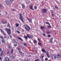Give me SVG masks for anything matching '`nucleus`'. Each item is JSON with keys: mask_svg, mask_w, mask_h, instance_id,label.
<instances>
[{"mask_svg": "<svg viewBox=\"0 0 61 61\" xmlns=\"http://www.w3.org/2000/svg\"><path fill=\"white\" fill-rule=\"evenodd\" d=\"M24 27L25 29H26L27 31H29V30H30V28L29 26L28 25H24Z\"/></svg>", "mask_w": 61, "mask_h": 61, "instance_id": "f257e3e1", "label": "nucleus"}, {"mask_svg": "<svg viewBox=\"0 0 61 61\" xmlns=\"http://www.w3.org/2000/svg\"><path fill=\"white\" fill-rule=\"evenodd\" d=\"M27 37L29 39H31L33 37V36H30L29 34H27V36H24V38L25 39L27 40L28 39Z\"/></svg>", "mask_w": 61, "mask_h": 61, "instance_id": "f03ea898", "label": "nucleus"}, {"mask_svg": "<svg viewBox=\"0 0 61 61\" xmlns=\"http://www.w3.org/2000/svg\"><path fill=\"white\" fill-rule=\"evenodd\" d=\"M44 57V56H42L41 55V56L40 57V59H39L38 58L35 61H43V60H44L43 59V57Z\"/></svg>", "mask_w": 61, "mask_h": 61, "instance_id": "7ed1b4c3", "label": "nucleus"}, {"mask_svg": "<svg viewBox=\"0 0 61 61\" xmlns=\"http://www.w3.org/2000/svg\"><path fill=\"white\" fill-rule=\"evenodd\" d=\"M5 30L7 31V33L9 35H10L11 33V30L10 29L6 28Z\"/></svg>", "mask_w": 61, "mask_h": 61, "instance_id": "20e7f679", "label": "nucleus"}, {"mask_svg": "<svg viewBox=\"0 0 61 61\" xmlns=\"http://www.w3.org/2000/svg\"><path fill=\"white\" fill-rule=\"evenodd\" d=\"M19 14L20 16V18H19V19L23 23H24V21L23 20V17L22 16V14Z\"/></svg>", "mask_w": 61, "mask_h": 61, "instance_id": "39448f33", "label": "nucleus"}, {"mask_svg": "<svg viewBox=\"0 0 61 61\" xmlns=\"http://www.w3.org/2000/svg\"><path fill=\"white\" fill-rule=\"evenodd\" d=\"M42 12L44 13H46L47 11V9L45 8L42 9L41 10Z\"/></svg>", "mask_w": 61, "mask_h": 61, "instance_id": "423d86ee", "label": "nucleus"}, {"mask_svg": "<svg viewBox=\"0 0 61 61\" xmlns=\"http://www.w3.org/2000/svg\"><path fill=\"white\" fill-rule=\"evenodd\" d=\"M46 54L47 57L48 58H49L50 57V54H49V52H48V51H46Z\"/></svg>", "mask_w": 61, "mask_h": 61, "instance_id": "0eeeda50", "label": "nucleus"}, {"mask_svg": "<svg viewBox=\"0 0 61 61\" xmlns=\"http://www.w3.org/2000/svg\"><path fill=\"white\" fill-rule=\"evenodd\" d=\"M52 57L53 59H56L57 58V55H53L52 56Z\"/></svg>", "mask_w": 61, "mask_h": 61, "instance_id": "6e6552de", "label": "nucleus"}, {"mask_svg": "<svg viewBox=\"0 0 61 61\" xmlns=\"http://www.w3.org/2000/svg\"><path fill=\"white\" fill-rule=\"evenodd\" d=\"M15 56L14 55H13L12 56H10V58L12 60L15 59Z\"/></svg>", "mask_w": 61, "mask_h": 61, "instance_id": "1a4fd4ad", "label": "nucleus"}, {"mask_svg": "<svg viewBox=\"0 0 61 61\" xmlns=\"http://www.w3.org/2000/svg\"><path fill=\"white\" fill-rule=\"evenodd\" d=\"M6 4L7 5H9L11 4V2L9 1H6Z\"/></svg>", "mask_w": 61, "mask_h": 61, "instance_id": "9d476101", "label": "nucleus"}, {"mask_svg": "<svg viewBox=\"0 0 61 61\" xmlns=\"http://www.w3.org/2000/svg\"><path fill=\"white\" fill-rule=\"evenodd\" d=\"M0 30L1 32H2L3 34L4 35V36H6V34L5 33H4V31L0 29Z\"/></svg>", "mask_w": 61, "mask_h": 61, "instance_id": "9b49d317", "label": "nucleus"}, {"mask_svg": "<svg viewBox=\"0 0 61 61\" xmlns=\"http://www.w3.org/2000/svg\"><path fill=\"white\" fill-rule=\"evenodd\" d=\"M17 39H19V40L21 41H23V40L21 38H20V37L19 36H17Z\"/></svg>", "mask_w": 61, "mask_h": 61, "instance_id": "f8f14e48", "label": "nucleus"}, {"mask_svg": "<svg viewBox=\"0 0 61 61\" xmlns=\"http://www.w3.org/2000/svg\"><path fill=\"white\" fill-rule=\"evenodd\" d=\"M5 59L6 61H10V59L7 57L5 58Z\"/></svg>", "mask_w": 61, "mask_h": 61, "instance_id": "ddd939ff", "label": "nucleus"}, {"mask_svg": "<svg viewBox=\"0 0 61 61\" xmlns=\"http://www.w3.org/2000/svg\"><path fill=\"white\" fill-rule=\"evenodd\" d=\"M27 19L28 20L29 22H30L31 23H32V21L31 20L30 18H27Z\"/></svg>", "mask_w": 61, "mask_h": 61, "instance_id": "4468645a", "label": "nucleus"}, {"mask_svg": "<svg viewBox=\"0 0 61 61\" xmlns=\"http://www.w3.org/2000/svg\"><path fill=\"white\" fill-rule=\"evenodd\" d=\"M3 53L4 51H2L0 54V56L1 57H2L4 55Z\"/></svg>", "mask_w": 61, "mask_h": 61, "instance_id": "2eb2a0df", "label": "nucleus"}, {"mask_svg": "<svg viewBox=\"0 0 61 61\" xmlns=\"http://www.w3.org/2000/svg\"><path fill=\"white\" fill-rule=\"evenodd\" d=\"M1 42L3 44H5V41L4 39H3L1 40Z\"/></svg>", "mask_w": 61, "mask_h": 61, "instance_id": "dca6fc26", "label": "nucleus"}, {"mask_svg": "<svg viewBox=\"0 0 61 61\" xmlns=\"http://www.w3.org/2000/svg\"><path fill=\"white\" fill-rule=\"evenodd\" d=\"M42 51L44 53H46V52L44 48H42Z\"/></svg>", "mask_w": 61, "mask_h": 61, "instance_id": "f3484780", "label": "nucleus"}, {"mask_svg": "<svg viewBox=\"0 0 61 61\" xmlns=\"http://www.w3.org/2000/svg\"><path fill=\"white\" fill-rule=\"evenodd\" d=\"M21 5L22 6V8H25V6L24 5V4H21Z\"/></svg>", "mask_w": 61, "mask_h": 61, "instance_id": "a211bd4d", "label": "nucleus"}, {"mask_svg": "<svg viewBox=\"0 0 61 61\" xmlns=\"http://www.w3.org/2000/svg\"><path fill=\"white\" fill-rule=\"evenodd\" d=\"M53 38H51V39H50V42L51 43H53Z\"/></svg>", "mask_w": 61, "mask_h": 61, "instance_id": "6ab92c4d", "label": "nucleus"}, {"mask_svg": "<svg viewBox=\"0 0 61 61\" xmlns=\"http://www.w3.org/2000/svg\"><path fill=\"white\" fill-rule=\"evenodd\" d=\"M30 8L33 10H34V9H33V6L32 5H31L30 6Z\"/></svg>", "mask_w": 61, "mask_h": 61, "instance_id": "aec40b11", "label": "nucleus"}, {"mask_svg": "<svg viewBox=\"0 0 61 61\" xmlns=\"http://www.w3.org/2000/svg\"><path fill=\"white\" fill-rule=\"evenodd\" d=\"M51 15L53 17H54V12L53 11H52L51 12Z\"/></svg>", "mask_w": 61, "mask_h": 61, "instance_id": "412c9836", "label": "nucleus"}, {"mask_svg": "<svg viewBox=\"0 0 61 61\" xmlns=\"http://www.w3.org/2000/svg\"><path fill=\"white\" fill-rule=\"evenodd\" d=\"M23 45L24 46H28V44L27 43H24L23 44Z\"/></svg>", "mask_w": 61, "mask_h": 61, "instance_id": "4be33fe9", "label": "nucleus"}, {"mask_svg": "<svg viewBox=\"0 0 61 61\" xmlns=\"http://www.w3.org/2000/svg\"><path fill=\"white\" fill-rule=\"evenodd\" d=\"M17 49L18 51L21 50V49L20 47H17Z\"/></svg>", "mask_w": 61, "mask_h": 61, "instance_id": "5701e85b", "label": "nucleus"}, {"mask_svg": "<svg viewBox=\"0 0 61 61\" xmlns=\"http://www.w3.org/2000/svg\"><path fill=\"white\" fill-rule=\"evenodd\" d=\"M7 26H8V27H11V26H10L9 23H8V24L7 25Z\"/></svg>", "mask_w": 61, "mask_h": 61, "instance_id": "b1692460", "label": "nucleus"}, {"mask_svg": "<svg viewBox=\"0 0 61 61\" xmlns=\"http://www.w3.org/2000/svg\"><path fill=\"white\" fill-rule=\"evenodd\" d=\"M20 55L22 56H24V53H23L22 52L21 54Z\"/></svg>", "mask_w": 61, "mask_h": 61, "instance_id": "393cba45", "label": "nucleus"}, {"mask_svg": "<svg viewBox=\"0 0 61 61\" xmlns=\"http://www.w3.org/2000/svg\"><path fill=\"white\" fill-rule=\"evenodd\" d=\"M57 56L58 57V58H61V56H60V55H57Z\"/></svg>", "mask_w": 61, "mask_h": 61, "instance_id": "a878e982", "label": "nucleus"}, {"mask_svg": "<svg viewBox=\"0 0 61 61\" xmlns=\"http://www.w3.org/2000/svg\"><path fill=\"white\" fill-rule=\"evenodd\" d=\"M16 32L18 34H20L21 33V32H20L18 30H16Z\"/></svg>", "mask_w": 61, "mask_h": 61, "instance_id": "bb28decb", "label": "nucleus"}, {"mask_svg": "<svg viewBox=\"0 0 61 61\" xmlns=\"http://www.w3.org/2000/svg\"><path fill=\"white\" fill-rule=\"evenodd\" d=\"M33 42L34 43H36L37 42V41L36 40H33Z\"/></svg>", "mask_w": 61, "mask_h": 61, "instance_id": "cd10ccee", "label": "nucleus"}, {"mask_svg": "<svg viewBox=\"0 0 61 61\" xmlns=\"http://www.w3.org/2000/svg\"><path fill=\"white\" fill-rule=\"evenodd\" d=\"M19 23H16V27H18V26H19Z\"/></svg>", "mask_w": 61, "mask_h": 61, "instance_id": "c85d7f7f", "label": "nucleus"}, {"mask_svg": "<svg viewBox=\"0 0 61 61\" xmlns=\"http://www.w3.org/2000/svg\"><path fill=\"white\" fill-rule=\"evenodd\" d=\"M2 21L3 22V23H2L3 24H6V22L5 21L2 20Z\"/></svg>", "mask_w": 61, "mask_h": 61, "instance_id": "c756f323", "label": "nucleus"}, {"mask_svg": "<svg viewBox=\"0 0 61 61\" xmlns=\"http://www.w3.org/2000/svg\"><path fill=\"white\" fill-rule=\"evenodd\" d=\"M10 53V51H8L7 52H6V54H9Z\"/></svg>", "mask_w": 61, "mask_h": 61, "instance_id": "7c9ffc66", "label": "nucleus"}, {"mask_svg": "<svg viewBox=\"0 0 61 61\" xmlns=\"http://www.w3.org/2000/svg\"><path fill=\"white\" fill-rule=\"evenodd\" d=\"M45 27L44 26H41L40 27L41 29H44V28Z\"/></svg>", "mask_w": 61, "mask_h": 61, "instance_id": "2f4dec72", "label": "nucleus"}, {"mask_svg": "<svg viewBox=\"0 0 61 61\" xmlns=\"http://www.w3.org/2000/svg\"><path fill=\"white\" fill-rule=\"evenodd\" d=\"M14 51V49H12L11 51V53H12V52H13Z\"/></svg>", "mask_w": 61, "mask_h": 61, "instance_id": "473e14b6", "label": "nucleus"}, {"mask_svg": "<svg viewBox=\"0 0 61 61\" xmlns=\"http://www.w3.org/2000/svg\"><path fill=\"white\" fill-rule=\"evenodd\" d=\"M47 37H51V35L50 34H49L48 35Z\"/></svg>", "mask_w": 61, "mask_h": 61, "instance_id": "72a5a7b5", "label": "nucleus"}, {"mask_svg": "<svg viewBox=\"0 0 61 61\" xmlns=\"http://www.w3.org/2000/svg\"><path fill=\"white\" fill-rule=\"evenodd\" d=\"M46 24H48L49 25V23L48 22H46Z\"/></svg>", "mask_w": 61, "mask_h": 61, "instance_id": "f704fd0d", "label": "nucleus"}, {"mask_svg": "<svg viewBox=\"0 0 61 61\" xmlns=\"http://www.w3.org/2000/svg\"><path fill=\"white\" fill-rule=\"evenodd\" d=\"M48 58H47V57H46L45 58V60L46 61H48Z\"/></svg>", "mask_w": 61, "mask_h": 61, "instance_id": "c9c22d12", "label": "nucleus"}, {"mask_svg": "<svg viewBox=\"0 0 61 61\" xmlns=\"http://www.w3.org/2000/svg\"><path fill=\"white\" fill-rule=\"evenodd\" d=\"M0 37L2 39H3V36H0Z\"/></svg>", "mask_w": 61, "mask_h": 61, "instance_id": "e433bc0d", "label": "nucleus"}, {"mask_svg": "<svg viewBox=\"0 0 61 61\" xmlns=\"http://www.w3.org/2000/svg\"><path fill=\"white\" fill-rule=\"evenodd\" d=\"M19 54H20L22 52L20 51H19Z\"/></svg>", "mask_w": 61, "mask_h": 61, "instance_id": "4c0bfd02", "label": "nucleus"}, {"mask_svg": "<svg viewBox=\"0 0 61 61\" xmlns=\"http://www.w3.org/2000/svg\"><path fill=\"white\" fill-rule=\"evenodd\" d=\"M38 45L40 46L42 45V43H41L39 42L38 43Z\"/></svg>", "mask_w": 61, "mask_h": 61, "instance_id": "58836bf2", "label": "nucleus"}, {"mask_svg": "<svg viewBox=\"0 0 61 61\" xmlns=\"http://www.w3.org/2000/svg\"><path fill=\"white\" fill-rule=\"evenodd\" d=\"M48 27L49 28H50L51 27V26H50V25H49L48 26Z\"/></svg>", "mask_w": 61, "mask_h": 61, "instance_id": "ea45409f", "label": "nucleus"}, {"mask_svg": "<svg viewBox=\"0 0 61 61\" xmlns=\"http://www.w3.org/2000/svg\"><path fill=\"white\" fill-rule=\"evenodd\" d=\"M38 40L39 41H41V40L38 38Z\"/></svg>", "mask_w": 61, "mask_h": 61, "instance_id": "a19ab883", "label": "nucleus"}, {"mask_svg": "<svg viewBox=\"0 0 61 61\" xmlns=\"http://www.w3.org/2000/svg\"><path fill=\"white\" fill-rule=\"evenodd\" d=\"M55 7L57 9H58V7L57 6L55 5Z\"/></svg>", "mask_w": 61, "mask_h": 61, "instance_id": "79ce46f5", "label": "nucleus"}, {"mask_svg": "<svg viewBox=\"0 0 61 61\" xmlns=\"http://www.w3.org/2000/svg\"><path fill=\"white\" fill-rule=\"evenodd\" d=\"M42 35L44 36H46V34L45 33H43Z\"/></svg>", "mask_w": 61, "mask_h": 61, "instance_id": "37998d69", "label": "nucleus"}, {"mask_svg": "<svg viewBox=\"0 0 61 61\" xmlns=\"http://www.w3.org/2000/svg\"><path fill=\"white\" fill-rule=\"evenodd\" d=\"M7 37V35H6V36H4V38L5 39H6Z\"/></svg>", "mask_w": 61, "mask_h": 61, "instance_id": "c03bdc74", "label": "nucleus"}, {"mask_svg": "<svg viewBox=\"0 0 61 61\" xmlns=\"http://www.w3.org/2000/svg\"><path fill=\"white\" fill-rule=\"evenodd\" d=\"M25 61H30L29 60V59L28 58H27V60H25Z\"/></svg>", "mask_w": 61, "mask_h": 61, "instance_id": "a18cd8bd", "label": "nucleus"}, {"mask_svg": "<svg viewBox=\"0 0 61 61\" xmlns=\"http://www.w3.org/2000/svg\"><path fill=\"white\" fill-rule=\"evenodd\" d=\"M50 32H48L46 33V34H50Z\"/></svg>", "mask_w": 61, "mask_h": 61, "instance_id": "49530a36", "label": "nucleus"}, {"mask_svg": "<svg viewBox=\"0 0 61 61\" xmlns=\"http://www.w3.org/2000/svg\"><path fill=\"white\" fill-rule=\"evenodd\" d=\"M34 9H37V7H36V6H34Z\"/></svg>", "mask_w": 61, "mask_h": 61, "instance_id": "de8ad7c7", "label": "nucleus"}, {"mask_svg": "<svg viewBox=\"0 0 61 61\" xmlns=\"http://www.w3.org/2000/svg\"><path fill=\"white\" fill-rule=\"evenodd\" d=\"M15 41V40H13V42H14L13 43H14Z\"/></svg>", "mask_w": 61, "mask_h": 61, "instance_id": "09e8293b", "label": "nucleus"}, {"mask_svg": "<svg viewBox=\"0 0 61 61\" xmlns=\"http://www.w3.org/2000/svg\"><path fill=\"white\" fill-rule=\"evenodd\" d=\"M14 0H10V1L11 2H13Z\"/></svg>", "mask_w": 61, "mask_h": 61, "instance_id": "8fccbe9b", "label": "nucleus"}, {"mask_svg": "<svg viewBox=\"0 0 61 61\" xmlns=\"http://www.w3.org/2000/svg\"><path fill=\"white\" fill-rule=\"evenodd\" d=\"M17 46V44H14V46Z\"/></svg>", "mask_w": 61, "mask_h": 61, "instance_id": "3c124183", "label": "nucleus"}, {"mask_svg": "<svg viewBox=\"0 0 61 61\" xmlns=\"http://www.w3.org/2000/svg\"><path fill=\"white\" fill-rule=\"evenodd\" d=\"M12 10H13V11H14L15 10L14 9H13Z\"/></svg>", "mask_w": 61, "mask_h": 61, "instance_id": "603ef678", "label": "nucleus"}, {"mask_svg": "<svg viewBox=\"0 0 61 61\" xmlns=\"http://www.w3.org/2000/svg\"><path fill=\"white\" fill-rule=\"evenodd\" d=\"M22 32H24V30L22 29L21 30Z\"/></svg>", "mask_w": 61, "mask_h": 61, "instance_id": "864d4df0", "label": "nucleus"}, {"mask_svg": "<svg viewBox=\"0 0 61 61\" xmlns=\"http://www.w3.org/2000/svg\"><path fill=\"white\" fill-rule=\"evenodd\" d=\"M9 36L10 37V38H12V36H10V35H9Z\"/></svg>", "mask_w": 61, "mask_h": 61, "instance_id": "5fc2aeb1", "label": "nucleus"}, {"mask_svg": "<svg viewBox=\"0 0 61 61\" xmlns=\"http://www.w3.org/2000/svg\"><path fill=\"white\" fill-rule=\"evenodd\" d=\"M31 55H29L28 56V57H31Z\"/></svg>", "mask_w": 61, "mask_h": 61, "instance_id": "6e6d98bb", "label": "nucleus"}, {"mask_svg": "<svg viewBox=\"0 0 61 61\" xmlns=\"http://www.w3.org/2000/svg\"><path fill=\"white\" fill-rule=\"evenodd\" d=\"M2 5L0 4V8L1 7Z\"/></svg>", "mask_w": 61, "mask_h": 61, "instance_id": "4d7b16f0", "label": "nucleus"}, {"mask_svg": "<svg viewBox=\"0 0 61 61\" xmlns=\"http://www.w3.org/2000/svg\"><path fill=\"white\" fill-rule=\"evenodd\" d=\"M2 51V49L1 48H0V51Z\"/></svg>", "mask_w": 61, "mask_h": 61, "instance_id": "13d9d810", "label": "nucleus"}, {"mask_svg": "<svg viewBox=\"0 0 61 61\" xmlns=\"http://www.w3.org/2000/svg\"><path fill=\"white\" fill-rule=\"evenodd\" d=\"M9 47L10 48L11 47V46H10L9 45Z\"/></svg>", "mask_w": 61, "mask_h": 61, "instance_id": "bf43d9fd", "label": "nucleus"}, {"mask_svg": "<svg viewBox=\"0 0 61 61\" xmlns=\"http://www.w3.org/2000/svg\"><path fill=\"white\" fill-rule=\"evenodd\" d=\"M53 9H54V10L56 9V8H53Z\"/></svg>", "mask_w": 61, "mask_h": 61, "instance_id": "052dcab7", "label": "nucleus"}, {"mask_svg": "<svg viewBox=\"0 0 61 61\" xmlns=\"http://www.w3.org/2000/svg\"><path fill=\"white\" fill-rule=\"evenodd\" d=\"M2 59V58L1 57H0V60H1Z\"/></svg>", "mask_w": 61, "mask_h": 61, "instance_id": "680f3d73", "label": "nucleus"}, {"mask_svg": "<svg viewBox=\"0 0 61 61\" xmlns=\"http://www.w3.org/2000/svg\"><path fill=\"white\" fill-rule=\"evenodd\" d=\"M48 61H51V60H49Z\"/></svg>", "mask_w": 61, "mask_h": 61, "instance_id": "e2e57ef3", "label": "nucleus"}, {"mask_svg": "<svg viewBox=\"0 0 61 61\" xmlns=\"http://www.w3.org/2000/svg\"><path fill=\"white\" fill-rule=\"evenodd\" d=\"M4 61H7L5 59V60H4Z\"/></svg>", "mask_w": 61, "mask_h": 61, "instance_id": "0e129e2a", "label": "nucleus"}, {"mask_svg": "<svg viewBox=\"0 0 61 61\" xmlns=\"http://www.w3.org/2000/svg\"><path fill=\"white\" fill-rule=\"evenodd\" d=\"M1 44V43L0 41V44Z\"/></svg>", "mask_w": 61, "mask_h": 61, "instance_id": "69168bd1", "label": "nucleus"}, {"mask_svg": "<svg viewBox=\"0 0 61 61\" xmlns=\"http://www.w3.org/2000/svg\"><path fill=\"white\" fill-rule=\"evenodd\" d=\"M54 19V18H52V19Z\"/></svg>", "mask_w": 61, "mask_h": 61, "instance_id": "338daca9", "label": "nucleus"}, {"mask_svg": "<svg viewBox=\"0 0 61 61\" xmlns=\"http://www.w3.org/2000/svg\"><path fill=\"white\" fill-rule=\"evenodd\" d=\"M6 13L7 14V12H6Z\"/></svg>", "mask_w": 61, "mask_h": 61, "instance_id": "774afa93", "label": "nucleus"}]
</instances>
